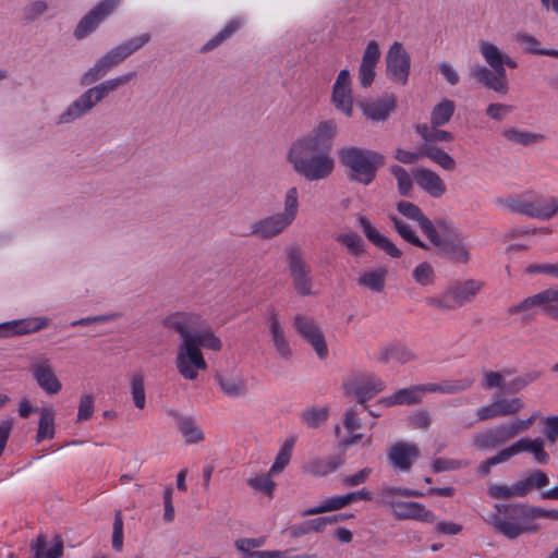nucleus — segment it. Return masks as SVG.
Returning a JSON list of instances; mask_svg holds the SVG:
<instances>
[{
	"label": "nucleus",
	"mask_w": 558,
	"mask_h": 558,
	"mask_svg": "<svg viewBox=\"0 0 558 558\" xmlns=\"http://www.w3.org/2000/svg\"><path fill=\"white\" fill-rule=\"evenodd\" d=\"M336 134V122L325 120L294 141L287 151V161L293 171L311 182L327 179L335 170L330 151Z\"/></svg>",
	"instance_id": "1"
},
{
	"label": "nucleus",
	"mask_w": 558,
	"mask_h": 558,
	"mask_svg": "<svg viewBox=\"0 0 558 558\" xmlns=\"http://www.w3.org/2000/svg\"><path fill=\"white\" fill-rule=\"evenodd\" d=\"M160 325L175 332L182 343V349H220L221 341L198 313L175 311L165 315Z\"/></svg>",
	"instance_id": "2"
},
{
	"label": "nucleus",
	"mask_w": 558,
	"mask_h": 558,
	"mask_svg": "<svg viewBox=\"0 0 558 558\" xmlns=\"http://www.w3.org/2000/svg\"><path fill=\"white\" fill-rule=\"evenodd\" d=\"M480 52L490 69L483 64H475L470 68V76L497 94L506 95L509 92L506 69L502 68L501 50L489 41L482 40L478 45Z\"/></svg>",
	"instance_id": "3"
},
{
	"label": "nucleus",
	"mask_w": 558,
	"mask_h": 558,
	"mask_svg": "<svg viewBox=\"0 0 558 558\" xmlns=\"http://www.w3.org/2000/svg\"><path fill=\"white\" fill-rule=\"evenodd\" d=\"M338 155L342 166L349 170V179L363 185L371 184L377 170L385 163L383 154L354 146L341 148Z\"/></svg>",
	"instance_id": "4"
},
{
	"label": "nucleus",
	"mask_w": 558,
	"mask_h": 558,
	"mask_svg": "<svg viewBox=\"0 0 558 558\" xmlns=\"http://www.w3.org/2000/svg\"><path fill=\"white\" fill-rule=\"evenodd\" d=\"M149 40L150 35L148 33H144L113 47L97 59L94 65L82 74L80 77V85L89 86L96 83L106 76L111 69L122 63L131 54L145 46Z\"/></svg>",
	"instance_id": "5"
},
{
	"label": "nucleus",
	"mask_w": 558,
	"mask_h": 558,
	"mask_svg": "<svg viewBox=\"0 0 558 558\" xmlns=\"http://www.w3.org/2000/svg\"><path fill=\"white\" fill-rule=\"evenodd\" d=\"M538 417L539 412H534L526 420H515L477 433L473 437V445L480 450L499 447L527 430Z\"/></svg>",
	"instance_id": "6"
},
{
	"label": "nucleus",
	"mask_w": 558,
	"mask_h": 558,
	"mask_svg": "<svg viewBox=\"0 0 558 558\" xmlns=\"http://www.w3.org/2000/svg\"><path fill=\"white\" fill-rule=\"evenodd\" d=\"M439 253L454 263H466L469 250L461 235L446 221L439 220L436 227L427 235Z\"/></svg>",
	"instance_id": "7"
},
{
	"label": "nucleus",
	"mask_w": 558,
	"mask_h": 558,
	"mask_svg": "<svg viewBox=\"0 0 558 558\" xmlns=\"http://www.w3.org/2000/svg\"><path fill=\"white\" fill-rule=\"evenodd\" d=\"M411 70V58L403 45L395 41L386 53V75L398 84L405 85Z\"/></svg>",
	"instance_id": "8"
},
{
	"label": "nucleus",
	"mask_w": 558,
	"mask_h": 558,
	"mask_svg": "<svg viewBox=\"0 0 558 558\" xmlns=\"http://www.w3.org/2000/svg\"><path fill=\"white\" fill-rule=\"evenodd\" d=\"M482 289V282L465 280L451 286L442 299L433 300L432 304L440 308H454L471 302Z\"/></svg>",
	"instance_id": "9"
},
{
	"label": "nucleus",
	"mask_w": 558,
	"mask_h": 558,
	"mask_svg": "<svg viewBox=\"0 0 558 558\" xmlns=\"http://www.w3.org/2000/svg\"><path fill=\"white\" fill-rule=\"evenodd\" d=\"M100 104L90 88H87L73 101H71L65 109L60 112L56 118L57 125H69L77 120L83 119L92 110Z\"/></svg>",
	"instance_id": "10"
},
{
	"label": "nucleus",
	"mask_w": 558,
	"mask_h": 558,
	"mask_svg": "<svg viewBox=\"0 0 558 558\" xmlns=\"http://www.w3.org/2000/svg\"><path fill=\"white\" fill-rule=\"evenodd\" d=\"M554 296V292H550L549 289H546L509 307L508 312L512 315H521L523 320H530L539 311H543L544 313L551 316V300Z\"/></svg>",
	"instance_id": "11"
},
{
	"label": "nucleus",
	"mask_w": 558,
	"mask_h": 558,
	"mask_svg": "<svg viewBox=\"0 0 558 558\" xmlns=\"http://www.w3.org/2000/svg\"><path fill=\"white\" fill-rule=\"evenodd\" d=\"M288 264L298 293L301 295L312 294L313 280L310 275L311 270L299 248L291 247L288 250Z\"/></svg>",
	"instance_id": "12"
},
{
	"label": "nucleus",
	"mask_w": 558,
	"mask_h": 558,
	"mask_svg": "<svg viewBox=\"0 0 558 558\" xmlns=\"http://www.w3.org/2000/svg\"><path fill=\"white\" fill-rule=\"evenodd\" d=\"M118 4L119 0H102L80 21L74 31V36L77 39H83L88 36L109 14L113 12Z\"/></svg>",
	"instance_id": "13"
},
{
	"label": "nucleus",
	"mask_w": 558,
	"mask_h": 558,
	"mask_svg": "<svg viewBox=\"0 0 558 558\" xmlns=\"http://www.w3.org/2000/svg\"><path fill=\"white\" fill-rule=\"evenodd\" d=\"M291 225L278 213L256 219L250 226V234L259 240H271L282 234Z\"/></svg>",
	"instance_id": "14"
},
{
	"label": "nucleus",
	"mask_w": 558,
	"mask_h": 558,
	"mask_svg": "<svg viewBox=\"0 0 558 558\" xmlns=\"http://www.w3.org/2000/svg\"><path fill=\"white\" fill-rule=\"evenodd\" d=\"M332 104L347 117L353 113V97L349 70H341L332 87Z\"/></svg>",
	"instance_id": "15"
},
{
	"label": "nucleus",
	"mask_w": 558,
	"mask_h": 558,
	"mask_svg": "<svg viewBox=\"0 0 558 558\" xmlns=\"http://www.w3.org/2000/svg\"><path fill=\"white\" fill-rule=\"evenodd\" d=\"M215 381L229 398H242L248 393L247 383L240 371H220L215 375Z\"/></svg>",
	"instance_id": "16"
},
{
	"label": "nucleus",
	"mask_w": 558,
	"mask_h": 558,
	"mask_svg": "<svg viewBox=\"0 0 558 558\" xmlns=\"http://www.w3.org/2000/svg\"><path fill=\"white\" fill-rule=\"evenodd\" d=\"M524 408V402L520 398H499L490 404L484 405L477 410L478 421H488L496 417L510 416L519 413Z\"/></svg>",
	"instance_id": "17"
},
{
	"label": "nucleus",
	"mask_w": 558,
	"mask_h": 558,
	"mask_svg": "<svg viewBox=\"0 0 558 558\" xmlns=\"http://www.w3.org/2000/svg\"><path fill=\"white\" fill-rule=\"evenodd\" d=\"M437 389L436 384L417 385L410 388H403L396 391L393 395L381 398L378 404L383 407H395L401 404H415L422 400L426 392H434Z\"/></svg>",
	"instance_id": "18"
},
{
	"label": "nucleus",
	"mask_w": 558,
	"mask_h": 558,
	"mask_svg": "<svg viewBox=\"0 0 558 558\" xmlns=\"http://www.w3.org/2000/svg\"><path fill=\"white\" fill-rule=\"evenodd\" d=\"M360 499L372 500V493L369 490L363 488L359 492L349 493L343 496H333L331 498L324 500L320 505L305 510L302 513V515H304V517L314 515V514H320V513H325V512H329V511L339 510V509L345 507L347 505H349L353 501L360 500Z\"/></svg>",
	"instance_id": "19"
},
{
	"label": "nucleus",
	"mask_w": 558,
	"mask_h": 558,
	"mask_svg": "<svg viewBox=\"0 0 558 558\" xmlns=\"http://www.w3.org/2000/svg\"><path fill=\"white\" fill-rule=\"evenodd\" d=\"M384 389V381L373 376L362 377L347 385L348 392L355 396L357 403L362 405L363 410L366 409L365 402Z\"/></svg>",
	"instance_id": "20"
},
{
	"label": "nucleus",
	"mask_w": 558,
	"mask_h": 558,
	"mask_svg": "<svg viewBox=\"0 0 558 558\" xmlns=\"http://www.w3.org/2000/svg\"><path fill=\"white\" fill-rule=\"evenodd\" d=\"M412 177L415 180L416 184L424 192H426L429 196L434 198L441 197L447 191L446 184L442 181V179L439 177L438 173L430 169L424 167L415 168L412 171Z\"/></svg>",
	"instance_id": "21"
},
{
	"label": "nucleus",
	"mask_w": 558,
	"mask_h": 558,
	"mask_svg": "<svg viewBox=\"0 0 558 558\" xmlns=\"http://www.w3.org/2000/svg\"><path fill=\"white\" fill-rule=\"evenodd\" d=\"M177 367L185 379L194 380L197 378L198 372L206 369L207 365L202 351H179Z\"/></svg>",
	"instance_id": "22"
},
{
	"label": "nucleus",
	"mask_w": 558,
	"mask_h": 558,
	"mask_svg": "<svg viewBox=\"0 0 558 558\" xmlns=\"http://www.w3.org/2000/svg\"><path fill=\"white\" fill-rule=\"evenodd\" d=\"M357 222L369 242L393 258L401 256L402 252L387 236L381 234L365 216L360 215Z\"/></svg>",
	"instance_id": "23"
},
{
	"label": "nucleus",
	"mask_w": 558,
	"mask_h": 558,
	"mask_svg": "<svg viewBox=\"0 0 558 558\" xmlns=\"http://www.w3.org/2000/svg\"><path fill=\"white\" fill-rule=\"evenodd\" d=\"M380 58L379 45L371 40L363 53L362 62L359 69V80L363 87H368L375 77V66Z\"/></svg>",
	"instance_id": "24"
},
{
	"label": "nucleus",
	"mask_w": 558,
	"mask_h": 558,
	"mask_svg": "<svg viewBox=\"0 0 558 558\" xmlns=\"http://www.w3.org/2000/svg\"><path fill=\"white\" fill-rule=\"evenodd\" d=\"M420 457L417 446L408 442H398L388 453L390 464L400 471H409L413 462Z\"/></svg>",
	"instance_id": "25"
},
{
	"label": "nucleus",
	"mask_w": 558,
	"mask_h": 558,
	"mask_svg": "<svg viewBox=\"0 0 558 558\" xmlns=\"http://www.w3.org/2000/svg\"><path fill=\"white\" fill-rule=\"evenodd\" d=\"M488 522L497 532L508 539H515L524 533L535 532L537 530L536 525H525L511 517H501L498 514L492 515Z\"/></svg>",
	"instance_id": "26"
},
{
	"label": "nucleus",
	"mask_w": 558,
	"mask_h": 558,
	"mask_svg": "<svg viewBox=\"0 0 558 558\" xmlns=\"http://www.w3.org/2000/svg\"><path fill=\"white\" fill-rule=\"evenodd\" d=\"M48 324L49 319L46 317H32L2 323L0 324V337L35 332L47 327Z\"/></svg>",
	"instance_id": "27"
},
{
	"label": "nucleus",
	"mask_w": 558,
	"mask_h": 558,
	"mask_svg": "<svg viewBox=\"0 0 558 558\" xmlns=\"http://www.w3.org/2000/svg\"><path fill=\"white\" fill-rule=\"evenodd\" d=\"M544 439L542 438H521L511 446L508 447L510 457L521 452H531L538 464H547L549 461V454L544 449Z\"/></svg>",
	"instance_id": "28"
},
{
	"label": "nucleus",
	"mask_w": 558,
	"mask_h": 558,
	"mask_svg": "<svg viewBox=\"0 0 558 558\" xmlns=\"http://www.w3.org/2000/svg\"><path fill=\"white\" fill-rule=\"evenodd\" d=\"M392 514L399 520H418L433 522L435 517L424 505L416 501H399L392 510Z\"/></svg>",
	"instance_id": "29"
},
{
	"label": "nucleus",
	"mask_w": 558,
	"mask_h": 558,
	"mask_svg": "<svg viewBox=\"0 0 558 558\" xmlns=\"http://www.w3.org/2000/svg\"><path fill=\"white\" fill-rule=\"evenodd\" d=\"M364 116L372 121H384L396 109V98L387 96L383 99L364 101L360 104Z\"/></svg>",
	"instance_id": "30"
},
{
	"label": "nucleus",
	"mask_w": 558,
	"mask_h": 558,
	"mask_svg": "<svg viewBox=\"0 0 558 558\" xmlns=\"http://www.w3.org/2000/svg\"><path fill=\"white\" fill-rule=\"evenodd\" d=\"M424 494L417 490H413L405 487H395L389 485H383L379 488L376 502L380 506L389 508L391 511L396 508V505L401 501L400 497H423Z\"/></svg>",
	"instance_id": "31"
},
{
	"label": "nucleus",
	"mask_w": 558,
	"mask_h": 558,
	"mask_svg": "<svg viewBox=\"0 0 558 558\" xmlns=\"http://www.w3.org/2000/svg\"><path fill=\"white\" fill-rule=\"evenodd\" d=\"M388 269L385 267L368 268L357 278V284L373 293H381L386 286Z\"/></svg>",
	"instance_id": "32"
},
{
	"label": "nucleus",
	"mask_w": 558,
	"mask_h": 558,
	"mask_svg": "<svg viewBox=\"0 0 558 558\" xmlns=\"http://www.w3.org/2000/svg\"><path fill=\"white\" fill-rule=\"evenodd\" d=\"M294 327L307 339L314 349H326L324 337L313 320L303 316H296L294 319Z\"/></svg>",
	"instance_id": "33"
},
{
	"label": "nucleus",
	"mask_w": 558,
	"mask_h": 558,
	"mask_svg": "<svg viewBox=\"0 0 558 558\" xmlns=\"http://www.w3.org/2000/svg\"><path fill=\"white\" fill-rule=\"evenodd\" d=\"M398 211L403 215L405 218L416 221L421 227L422 231L426 234V236L432 232V230L436 227L421 210L418 206L410 202H399L397 205Z\"/></svg>",
	"instance_id": "34"
},
{
	"label": "nucleus",
	"mask_w": 558,
	"mask_h": 558,
	"mask_svg": "<svg viewBox=\"0 0 558 558\" xmlns=\"http://www.w3.org/2000/svg\"><path fill=\"white\" fill-rule=\"evenodd\" d=\"M135 72H129L109 80H106L95 86L89 87L99 102H101L110 93L119 87L126 85L133 77Z\"/></svg>",
	"instance_id": "35"
},
{
	"label": "nucleus",
	"mask_w": 558,
	"mask_h": 558,
	"mask_svg": "<svg viewBox=\"0 0 558 558\" xmlns=\"http://www.w3.org/2000/svg\"><path fill=\"white\" fill-rule=\"evenodd\" d=\"M135 72H129L109 80H106L95 86L89 87L99 102H101L110 93L119 87L126 85L133 77Z\"/></svg>",
	"instance_id": "36"
},
{
	"label": "nucleus",
	"mask_w": 558,
	"mask_h": 558,
	"mask_svg": "<svg viewBox=\"0 0 558 558\" xmlns=\"http://www.w3.org/2000/svg\"><path fill=\"white\" fill-rule=\"evenodd\" d=\"M34 376L38 385L48 393H57L61 389V384L54 376L51 367L47 363L35 364Z\"/></svg>",
	"instance_id": "37"
},
{
	"label": "nucleus",
	"mask_w": 558,
	"mask_h": 558,
	"mask_svg": "<svg viewBox=\"0 0 558 558\" xmlns=\"http://www.w3.org/2000/svg\"><path fill=\"white\" fill-rule=\"evenodd\" d=\"M282 206V211L278 214L292 225L300 210V191L296 186L287 189L283 194Z\"/></svg>",
	"instance_id": "38"
},
{
	"label": "nucleus",
	"mask_w": 558,
	"mask_h": 558,
	"mask_svg": "<svg viewBox=\"0 0 558 558\" xmlns=\"http://www.w3.org/2000/svg\"><path fill=\"white\" fill-rule=\"evenodd\" d=\"M265 537H245L235 541L234 546L242 558H263L265 550H259V548L265 545Z\"/></svg>",
	"instance_id": "39"
},
{
	"label": "nucleus",
	"mask_w": 558,
	"mask_h": 558,
	"mask_svg": "<svg viewBox=\"0 0 558 558\" xmlns=\"http://www.w3.org/2000/svg\"><path fill=\"white\" fill-rule=\"evenodd\" d=\"M558 211V197L537 198L531 201V217L549 219Z\"/></svg>",
	"instance_id": "40"
},
{
	"label": "nucleus",
	"mask_w": 558,
	"mask_h": 558,
	"mask_svg": "<svg viewBox=\"0 0 558 558\" xmlns=\"http://www.w3.org/2000/svg\"><path fill=\"white\" fill-rule=\"evenodd\" d=\"M413 357L410 351H379L374 359L388 368L396 369L412 361Z\"/></svg>",
	"instance_id": "41"
},
{
	"label": "nucleus",
	"mask_w": 558,
	"mask_h": 558,
	"mask_svg": "<svg viewBox=\"0 0 558 558\" xmlns=\"http://www.w3.org/2000/svg\"><path fill=\"white\" fill-rule=\"evenodd\" d=\"M336 522V519L325 517L316 518L302 522L301 524L294 525L291 531L293 537H301L308 533H319L328 525Z\"/></svg>",
	"instance_id": "42"
},
{
	"label": "nucleus",
	"mask_w": 558,
	"mask_h": 558,
	"mask_svg": "<svg viewBox=\"0 0 558 558\" xmlns=\"http://www.w3.org/2000/svg\"><path fill=\"white\" fill-rule=\"evenodd\" d=\"M454 110L456 105L452 100H441L430 112V124L434 126H442L447 124L451 120Z\"/></svg>",
	"instance_id": "43"
},
{
	"label": "nucleus",
	"mask_w": 558,
	"mask_h": 558,
	"mask_svg": "<svg viewBox=\"0 0 558 558\" xmlns=\"http://www.w3.org/2000/svg\"><path fill=\"white\" fill-rule=\"evenodd\" d=\"M340 460L336 457L326 459H315L304 466V471L315 476H325L336 471L340 465Z\"/></svg>",
	"instance_id": "44"
},
{
	"label": "nucleus",
	"mask_w": 558,
	"mask_h": 558,
	"mask_svg": "<svg viewBox=\"0 0 558 558\" xmlns=\"http://www.w3.org/2000/svg\"><path fill=\"white\" fill-rule=\"evenodd\" d=\"M502 136L510 143L529 146L544 140L542 134L523 131L515 128L506 129Z\"/></svg>",
	"instance_id": "45"
},
{
	"label": "nucleus",
	"mask_w": 558,
	"mask_h": 558,
	"mask_svg": "<svg viewBox=\"0 0 558 558\" xmlns=\"http://www.w3.org/2000/svg\"><path fill=\"white\" fill-rule=\"evenodd\" d=\"M522 497L526 496L532 489H542L549 484V477L541 470L531 472L526 477L518 481Z\"/></svg>",
	"instance_id": "46"
},
{
	"label": "nucleus",
	"mask_w": 558,
	"mask_h": 558,
	"mask_svg": "<svg viewBox=\"0 0 558 558\" xmlns=\"http://www.w3.org/2000/svg\"><path fill=\"white\" fill-rule=\"evenodd\" d=\"M54 436V411L50 408H45L40 411V420L36 435V441L40 442L44 439H51Z\"/></svg>",
	"instance_id": "47"
},
{
	"label": "nucleus",
	"mask_w": 558,
	"mask_h": 558,
	"mask_svg": "<svg viewBox=\"0 0 558 558\" xmlns=\"http://www.w3.org/2000/svg\"><path fill=\"white\" fill-rule=\"evenodd\" d=\"M178 428L181 432L185 442L189 445L198 444L204 439V433L202 428L191 416L187 418H180Z\"/></svg>",
	"instance_id": "48"
},
{
	"label": "nucleus",
	"mask_w": 558,
	"mask_h": 558,
	"mask_svg": "<svg viewBox=\"0 0 558 558\" xmlns=\"http://www.w3.org/2000/svg\"><path fill=\"white\" fill-rule=\"evenodd\" d=\"M424 154L444 170L453 171L456 169V160L444 149L424 144Z\"/></svg>",
	"instance_id": "49"
},
{
	"label": "nucleus",
	"mask_w": 558,
	"mask_h": 558,
	"mask_svg": "<svg viewBox=\"0 0 558 558\" xmlns=\"http://www.w3.org/2000/svg\"><path fill=\"white\" fill-rule=\"evenodd\" d=\"M295 445V438H289L284 441L282 447L280 448L279 452L276 456V459L269 469L270 475H278L280 474L284 468L289 464L291 457H292V450Z\"/></svg>",
	"instance_id": "50"
},
{
	"label": "nucleus",
	"mask_w": 558,
	"mask_h": 558,
	"mask_svg": "<svg viewBox=\"0 0 558 558\" xmlns=\"http://www.w3.org/2000/svg\"><path fill=\"white\" fill-rule=\"evenodd\" d=\"M439 128L432 124H420L416 126V132L427 143L451 142L453 140L452 133L439 130Z\"/></svg>",
	"instance_id": "51"
},
{
	"label": "nucleus",
	"mask_w": 558,
	"mask_h": 558,
	"mask_svg": "<svg viewBox=\"0 0 558 558\" xmlns=\"http://www.w3.org/2000/svg\"><path fill=\"white\" fill-rule=\"evenodd\" d=\"M328 408L312 407L301 413V422L310 428H316L328 418Z\"/></svg>",
	"instance_id": "52"
},
{
	"label": "nucleus",
	"mask_w": 558,
	"mask_h": 558,
	"mask_svg": "<svg viewBox=\"0 0 558 558\" xmlns=\"http://www.w3.org/2000/svg\"><path fill=\"white\" fill-rule=\"evenodd\" d=\"M390 220L393 223L396 231L399 233L401 238H403L405 241L413 245H416L425 250L427 248V246L417 238L414 230L411 228L409 223H407L396 215H390Z\"/></svg>",
	"instance_id": "53"
},
{
	"label": "nucleus",
	"mask_w": 558,
	"mask_h": 558,
	"mask_svg": "<svg viewBox=\"0 0 558 558\" xmlns=\"http://www.w3.org/2000/svg\"><path fill=\"white\" fill-rule=\"evenodd\" d=\"M130 388L134 405L140 410L144 409L146 405L144 376L140 373L133 374L130 380Z\"/></svg>",
	"instance_id": "54"
},
{
	"label": "nucleus",
	"mask_w": 558,
	"mask_h": 558,
	"mask_svg": "<svg viewBox=\"0 0 558 558\" xmlns=\"http://www.w3.org/2000/svg\"><path fill=\"white\" fill-rule=\"evenodd\" d=\"M497 204L512 213L523 214L531 217V201L522 197L499 198Z\"/></svg>",
	"instance_id": "55"
},
{
	"label": "nucleus",
	"mask_w": 558,
	"mask_h": 558,
	"mask_svg": "<svg viewBox=\"0 0 558 558\" xmlns=\"http://www.w3.org/2000/svg\"><path fill=\"white\" fill-rule=\"evenodd\" d=\"M337 241L344 245L351 255L360 256L364 252V242L356 232L340 233Z\"/></svg>",
	"instance_id": "56"
},
{
	"label": "nucleus",
	"mask_w": 558,
	"mask_h": 558,
	"mask_svg": "<svg viewBox=\"0 0 558 558\" xmlns=\"http://www.w3.org/2000/svg\"><path fill=\"white\" fill-rule=\"evenodd\" d=\"M488 494L495 499H510L522 497L518 482L512 485L492 484L488 487Z\"/></svg>",
	"instance_id": "57"
},
{
	"label": "nucleus",
	"mask_w": 558,
	"mask_h": 558,
	"mask_svg": "<svg viewBox=\"0 0 558 558\" xmlns=\"http://www.w3.org/2000/svg\"><path fill=\"white\" fill-rule=\"evenodd\" d=\"M390 172L397 180L399 193L403 196H408L413 187L411 174L403 167L398 165L391 166Z\"/></svg>",
	"instance_id": "58"
},
{
	"label": "nucleus",
	"mask_w": 558,
	"mask_h": 558,
	"mask_svg": "<svg viewBox=\"0 0 558 558\" xmlns=\"http://www.w3.org/2000/svg\"><path fill=\"white\" fill-rule=\"evenodd\" d=\"M49 9V5L44 0H31L23 8V20L27 23L34 22L44 15Z\"/></svg>",
	"instance_id": "59"
},
{
	"label": "nucleus",
	"mask_w": 558,
	"mask_h": 558,
	"mask_svg": "<svg viewBox=\"0 0 558 558\" xmlns=\"http://www.w3.org/2000/svg\"><path fill=\"white\" fill-rule=\"evenodd\" d=\"M270 472L265 474H258L254 477H251L247 481V484L256 492H260L269 497L272 496L274 489L276 487L275 482L271 480Z\"/></svg>",
	"instance_id": "60"
},
{
	"label": "nucleus",
	"mask_w": 558,
	"mask_h": 558,
	"mask_svg": "<svg viewBox=\"0 0 558 558\" xmlns=\"http://www.w3.org/2000/svg\"><path fill=\"white\" fill-rule=\"evenodd\" d=\"M241 20H232L230 21L214 38H211L205 46L204 50H210L218 45H220L222 41H225L227 38H229L232 34H234L241 26H242Z\"/></svg>",
	"instance_id": "61"
},
{
	"label": "nucleus",
	"mask_w": 558,
	"mask_h": 558,
	"mask_svg": "<svg viewBox=\"0 0 558 558\" xmlns=\"http://www.w3.org/2000/svg\"><path fill=\"white\" fill-rule=\"evenodd\" d=\"M414 280L422 286H428L434 282L435 272L434 268L427 262L418 264L412 274Z\"/></svg>",
	"instance_id": "62"
},
{
	"label": "nucleus",
	"mask_w": 558,
	"mask_h": 558,
	"mask_svg": "<svg viewBox=\"0 0 558 558\" xmlns=\"http://www.w3.org/2000/svg\"><path fill=\"white\" fill-rule=\"evenodd\" d=\"M515 41L522 46L524 52L543 56L545 49L541 48V43L536 37L526 33H518L515 35Z\"/></svg>",
	"instance_id": "63"
},
{
	"label": "nucleus",
	"mask_w": 558,
	"mask_h": 558,
	"mask_svg": "<svg viewBox=\"0 0 558 558\" xmlns=\"http://www.w3.org/2000/svg\"><path fill=\"white\" fill-rule=\"evenodd\" d=\"M119 317V314H108V315H98V316H90L85 317L78 320H74L71 323V326H86L90 327L92 331H96V328L108 323L111 320H114Z\"/></svg>",
	"instance_id": "64"
}]
</instances>
